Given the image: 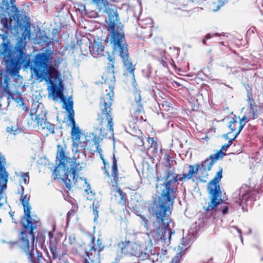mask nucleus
Here are the masks:
<instances>
[{"label": "nucleus", "instance_id": "f257e3e1", "mask_svg": "<svg viewBox=\"0 0 263 263\" xmlns=\"http://www.w3.org/2000/svg\"><path fill=\"white\" fill-rule=\"evenodd\" d=\"M15 0H2L0 3V23L8 31L13 27L8 17L16 23L14 29L22 31L21 37L16 39L14 46L6 34L0 35L2 42L0 44V59L6 70L13 75L18 72L21 67L29 69L36 80H46L47 82L60 73L50 64L51 53L48 50L32 56L27 53L26 38L30 35V23L24 20L15 4Z\"/></svg>", "mask_w": 263, "mask_h": 263}, {"label": "nucleus", "instance_id": "f03ea898", "mask_svg": "<svg viewBox=\"0 0 263 263\" xmlns=\"http://www.w3.org/2000/svg\"><path fill=\"white\" fill-rule=\"evenodd\" d=\"M173 204L172 202L159 196L153 203L151 209L152 215L155 218L153 222L155 230L148 234L153 237L156 244L168 246L171 243L172 236L175 234V231L169 228Z\"/></svg>", "mask_w": 263, "mask_h": 263}, {"label": "nucleus", "instance_id": "7ed1b4c3", "mask_svg": "<svg viewBox=\"0 0 263 263\" xmlns=\"http://www.w3.org/2000/svg\"><path fill=\"white\" fill-rule=\"evenodd\" d=\"M73 160L67 157L63 147L58 145L56 156L57 166L53 171L54 179L58 177L62 178L66 187L70 190L72 185L77 181V174L83 168L84 164L77 160L76 156L73 157Z\"/></svg>", "mask_w": 263, "mask_h": 263}, {"label": "nucleus", "instance_id": "20e7f679", "mask_svg": "<svg viewBox=\"0 0 263 263\" xmlns=\"http://www.w3.org/2000/svg\"><path fill=\"white\" fill-rule=\"evenodd\" d=\"M189 168V172L183 173L182 177H181L179 175L175 173L174 169H171L170 166V168L165 172L164 181L160 184L161 193L159 196L174 203L178 189V182L185 178L190 179L193 175L198 173L200 166L199 164L190 165Z\"/></svg>", "mask_w": 263, "mask_h": 263}, {"label": "nucleus", "instance_id": "39448f33", "mask_svg": "<svg viewBox=\"0 0 263 263\" xmlns=\"http://www.w3.org/2000/svg\"><path fill=\"white\" fill-rule=\"evenodd\" d=\"M92 2L98 7L99 11L104 9V12L108 14L107 30L110 33V43L112 44L125 38L123 30L124 26L120 22L117 11L109 7L108 1L92 0Z\"/></svg>", "mask_w": 263, "mask_h": 263}, {"label": "nucleus", "instance_id": "423d86ee", "mask_svg": "<svg viewBox=\"0 0 263 263\" xmlns=\"http://www.w3.org/2000/svg\"><path fill=\"white\" fill-rule=\"evenodd\" d=\"M222 177V168H220L215 177L208 184L207 189L210 196V201L208 202L207 206H203V209L209 212L215 209L218 214L221 212L224 215L228 213L229 206L226 204H222V193L219 184Z\"/></svg>", "mask_w": 263, "mask_h": 263}, {"label": "nucleus", "instance_id": "0eeeda50", "mask_svg": "<svg viewBox=\"0 0 263 263\" xmlns=\"http://www.w3.org/2000/svg\"><path fill=\"white\" fill-rule=\"evenodd\" d=\"M113 92H109L106 94V98L101 99L100 108L101 112L98 114V118L96 120V124L98 125L95 128L96 130H100V134L103 138H107V134L106 129L103 127L104 123L107 122V127L110 136L114 135V123L112 117V109L111 105L112 104Z\"/></svg>", "mask_w": 263, "mask_h": 263}, {"label": "nucleus", "instance_id": "6e6552de", "mask_svg": "<svg viewBox=\"0 0 263 263\" xmlns=\"http://www.w3.org/2000/svg\"><path fill=\"white\" fill-rule=\"evenodd\" d=\"M144 239L147 240V242L142 245L136 242L125 245L124 243H119L117 247L118 253L126 255L130 254L131 255L136 256L140 259H144L149 256L153 251V243L149 238V234L145 233L144 236Z\"/></svg>", "mask_w": 263, "mask_h": 263}, {"label": "nucleus", "instance_id": "1a4fd4ad", "mask_svg": "<svg viewBox=\"0 0 263 263\" xmlns=\"http://www.w3.org/2000/svg\"><path fill=\"white\" fill-rule=\"evenodd\" d=\"M111 44L114 51L118 53L122 59L124 67L126 71L125 74L126 76H128V73L132 74L133 79L132 85L134 88L137 87L138 84L136 81L134 73L135 68L133 65L132 60L129 57L128 45L126 43L125 38Z\"/></svg>", "mask_w": 263, "mask_h": 263}, {"label": "nucleus", "instance_id": "9d476101", "mask_svg": "<svg viewBox=\"0 0 263 263\" xmlns=\"http://www.w3.org/2000/svg\"><path fill=\"white\" fill-rule=\"evenodd\" d=\"M21 196L20 201L21 204L23 206L24 215L22 219V223L23 226L26 230L29 231V234L34 237L33 231L39 225V222L37 220L34 218L33 215H31V206L29 204V196L27 195H24V188L22 185H21Z\"/></svg>", "mask_w": 263, "mask_h": 263}, {"label": "nucleus", "instance_id": "9b49d317", "mask_svg": "<svg viewBox=\"0 0 263 263\" xmlns=\"http://www.w3.org/2000/svg\"><path fill=\"white\" fill-rule=\"evenodd\" d=\"M50 85L49 87L51 92L53 99L59 98L61 102L63 103V108L65 109V107L68 104L69 102L73 101L71 98L69 97L68 100H66L63 93V86L61 79V74L59 76H57L47 82Z\"/></svg>", "mask_w": 263, "mask_h": 263}, {"label": "nucleus", "instance_id": "f8f14e48", "mask_svg": "<svg viewBox=\"0 0 263 263\" xmlns=\"http://www.w3.org/2000/svg\"><path fill=\"white\" fill-rule=\"evenodd\" d=\"M10 78L8 75H5L3 80H0V99L2 98L5 94L8 95V100L10 98L14 99L12 93L9 89Z\"/></svg>", "mask_w": 263, "mask_h": 263}, {"label": "nucleus", "instance_id": "ddd939ff", "mask_svg": "<svg viewBox=\"0 0 263 263\" xmlns=\"http://www.w3.org/2000/svg\"><path fill=\"white\" fill-rule=\"evenodd\" d=\"M247 101L250 105V109L248 112V118L250 119H254L258 117L259 111L257 110V106L254 102L251 91L248 89H247Z\"/></svg>", "mask_w": 263, "mask_h": 263}, {"label": "nucleus", "instance_id": "4468645a", "mask_svg": "<svg viewBox=\"0 0 263 263\" xmlns=\"http://www.w3.org/2000/svg\"><path fill=\"white\" fill-rule=\"evenodd\" d=\"M109 61L111 62V63H109V65L107 67V71L106 73H104L102 75V79L104 80L105 83H109L110 82H114L115 81V78L114 76V65L113 61L114 59L110 56H108L107 58Z\"/></svg>", "mask_w": 263, "mask_h": 263}, {"label": "nucleus", "instance_id": "2eb2a0df", "mask_svg": "<svg viewBox=\"0 0 263 263\" xmlns=\"http://www.w3.org/2000/svg\"><path fill=\"white\" fill-rule=\"evenodd\" d=\"M94 239L95 238H93L90 243V245H91L90 251L88 252L86 250L85 254L91 263H101L100 253L97 251L94 246Z\"/></svg>", "mask_w": 263, "mask_h": 263}, {"label": "nucleus", "instance_id": "dca6fc26", "mask_svg": "<svg viewBox=\"0 0 263 263\" xmlns=\"http://www.w3.org/2000/svg\"><path fill=\"white\" fill-rule=\"evenodd\" d=\"M4 161H5L4 157L0 158V186L2 189L6 187L9 176L8 173L6 171L4 166L2 164Z\"/></svg>", "mask_w": 263, "mask_h": 263}, {"label": "nucleus", "instance_id": "f3484780", "mask_svg": "<svg viewBox=\"0 0 263 263\" xmlns=\"http://www.w3.org/2000/svg\"><path fill=\"white\" fill-rule=\"evenodd\" d=\"M72 151L74 152L76 154L81 155L83 157L85 156L84 152L83 151L87 147V143L86 142H81L80 139L79 141H72Z\"/></svg>", "mask_w": 263, "mask_h": 263}, {"label": "nucleus", "instance_id": "a211bd4d", "mask_svg": "<svg viewBox=\"0 0 263 263\" xmlns=\"http://www.w3.org/2000/svg\"><path fill=\"white\" fill-rule=\"evenodd\" d=\"M47 111H42L41 113H39V110H37L36 111L35 114V121L38 125V126H40L42 128L43 127L46 125V123L48 122L46 118Z\"/></svg>", "mask_w": 263, "mask_h": 263}, {"label": "nucleus", "instance_id": "6ab92c4d", "mask_svg": "<svg viewBox=\"0 0 263 263\" xmlns=\"http://www.w3.org/2000/svg\"><path fill=\"white\" fill-rule=\"evenodd\" d=\"M73 102H69L68 104L65 107V110L67 112L68 119L70 122L71 126H76V123L74 120V111L73 109Z\"/></svg>", "mask_w": 263, "mask_h": 263}, {"label": "nucleus", "instance_id": "aec40b11", "mask_svg": "<svg viewBox=\"0 0 263 263\" xmlns=\"http://www.w3.org/2000/svg\"><path fill=\"white\" fill-rule=\"evenodd\" d=\"M29 249V247H28ZM27 259L31 263H35V260L34 259V256L36 255L38 260L40 259V257H42V253H40L36 248L33 247L30 250H28L26 252Z\"/></svg>", "mask_w": 263, "mask_h": 263}, {"label": "nucleus", "instance_id": "412c9836", "mask_svg": "<svg viewBox=\"0 0 263 263\" xmlns=\"http://www.w3.org/2000/svg\"><path fill=\"white\" fill-rule=\"evenodd\" d=\"M198 164L200 166L199 170L202 172L210 171L214 164L213 161H212L209 157L203 161L200 164Z\"/></svg>", "mask_w": 263, "mask_h": 263}, {"label": "nucleus", "instance_id": "4be33fe9", "mask_svg": "<svg viewBox=\"0 0 263 263\" xmlns=\"http://www.w3.org/2000/svg\"><path fill=\"white\" fill-rule=\"evenodd\" d=\"M138 25L140 28H143L146 27L153 28V21L151 17H146L144 19H140L137 18Z\"/></svg>", "mask_w": 263, "mask_h": 263}, {"label": "nucleus", "instance_id": "5701e85b", "mask_svg": "<svg viewBox=\"0 0 263 263\" xmlns=\"http://www.w3.org/2000/svg\"><path fill=\"white\" fill-rule=\"evenodd\" d=\"M114 190L116 193L115 195V196L116 197H120V198L119 203L122 205H124L127 200L126 194L124 193L120 188H118L117 187L116 189H114Z\"/></svg>", "mask_w": 263, "mask_h": 263}, {"label": "nucleus", "instance_id": "b1692460", "mask_svg": "<svg viewBox=\"0 0 263 263\" xmlns=\"http://www.w3.org/2000/svg\"><path fill=\"white\" fill-rule=\"evenodd\" d=\"M237 127H238V121L237 117L234 115L232 117L228 124V127L231 129V132L232 133L236 130Z\"/></svg>", "mask_w": 263, "mask_h": 263}, {"label": "nucleus", "instance_id": "393cba45", "mask_svg": "<svg viewBox=\"0 0 263 263\" xmlns=\"http://www.w3.org/2000/svg\"><path fill=\"white\" fill-rule=\"evenodd\" d=\"M71 134L73 138V141H74V140L79 141L81 137V130L79 126H72Z\"/></svg>", "mask_w": 263, "mask_h": 263}, {"label": "nucleus", "instance_id": "a878e982", "mask_svg": "<svg viewBox=\"0 0 263 263\" xmlns=\"http://www.w3.org/2000/svg\"><path fill=\"white\" fill-rule=\"evenodd\" d=\"M226 154H224L221 149L218 151L216 153L213 155H211L209 157L210 158L212 161H213L214 163L219 159H222L223 156Z\"/></svg>", "mask_w": 263, "mask_h": 263}, {"label": "nucleus", "instance_id": "bb28decb", "mask_svg": "<svg viewBox=\"0 0 263 263\" xmlns=\"http://www.w3.org/2000/svg\"><path fill=\"white\" fill-rule=\"evenodd\" d=\"M112 168H111V176L114 178H116L118 176V167H117V161L116 159V157L115 156V155H113V158H112Z\"/></svg>", "mask_w": 263, "mask_h": 263}, {"label": "nucleus", "instance_id": "cd10ccee", "mask_svg": "<svg viewBox=\"0 0 263 263\" xmlns=\"http://www.w3.org/2000/svg\"><path fill=\"white\" fill-rule=\"evenodd\" d=\"M153 28L146 27L143 28H140L141 34L144 37L149 38L152 35V29Z\"/></svg>", "mask_w": 263, "mask_h": 263}, {"label": "nucleus", "instance_id": "c85d7f7f", "mask_svg": "<svg viewBox=\"0 0 263 263\" xmlns=\"http://www.w3.org/2000/svg\"><path fill=\"white\" fill-rule=\"evenodd\" d=\"M158 259V254H156L152 252V254H149V256L148 258L143 259V263H154L155 260Z\"/></svg>", "mask_w": 263, "mask_h": 263}, {"label": "nucleus", "instance_id": "c756f323", "mask_svg": "<svg viewBox=\"0 0 263 263\" xmlns=\"http://www.w3.org/2000/svg\"><path fill=\"white\" fill-rule=\"evenodd\" d=\"M238 118L239 119V121H238V129L234 134H235V137H237L240 132L243 129L245 125L247 122V121H242L239 118V117Z\"/></svg>", "mask_w": 263, "mask_h": 263}, {"label": "nucleus", "instance_id": "7c9ffc66", "mask_svg": "<svg viewBox=\"0 0 263 263\" xmlns=\"http://www.w3.org/2000/svg\"><path fill=\"white\" fill-rule=\"evenodd\" d=\"M6 131L8 133L15 135L20 132V129L17 126H11L10 127H7Z\"/></svg>", "mask_w": 263, "mask_h": 263}, {"label": "nucleus", "instance_id": "2f4dec72", "mask_svg": "<svg viewBox=\"0 0 263 263\" xmlns=\"http://www.w3.org/2000/svg\"><path fill=\"white\" fill-rule=\"evenodd\" d=\"M93 214L94 215V219L93 221L95 222L97 220L98 218L99 217L98 215V203L95 204V202H93L92 205Z\"/></svg>", "mask_w": 263, "mask_h": 263}, {"label": "nucleus", "instance_id": "473e14b6", "mask_svg": "<svg viewBox=\"0 0 263 263\" xmlns=\"http://www.w3.org/2000/svg\"><path fill=\"white\" fill-rule=\"evenodd\" d=\"M237 137H235V134H234L232 139H230L227 144L223 145L221 148V150L226 151L227 149L232 144L233 141H234Z\"/></svg>", "mask_w": 263, "mask_h": 263}, {"label": "nucleus", "instance_id": "72a5a7b5", "mask_svg": "<svg viewBox=\"0 0 263 263\" xmlns=\"http://www.w3.org/2000/svg\"><path fill=\"white\" fill-rule=\"evenodd\" d=\"M221 35L219 34V33H208L205 36V38L203 39L202 41V43L204 44V45H205L206 44V40H208V39H212L215 36H220Z\"/></svg>", "mask_w": 263, "mask_h": 263}, {"label": "nucleus", "instance_id": "f704fd0d", "mask_svg": "<svg viewBox=\"0 0 263 263\" xmlns=\"http://www.w3.org/2000/svg\"><path fill=\"white\" fill-rule=\"evenodd\" d=\"M21 239L24 244L26 245L28 247H29V240L28 239L27 234L26 231H22L21 232Z\"/></svg>", "mask_w": 263, "mask_h": 263}, {"label": "nucleus", "instance_id": "c9c22d12", "mask_svg": "<svg viewBox=\"0 0 263 263\" xmlns=\"http://www.w3.org/2000/svg\"><path fill=\"white\" fill-rule=\"evenodd\" d=\"M47 129L50 133L54 134V124L50 123V122H48L46 123V125H45L43 129Z\"/></svg>", "mask_w": 263, "mask_h": 263}, {"label": "nucleus", "instance_id": "e433bc0d", "mask_svg": "<svg viewBox=\"0 0 263 263\" xmlns=\"http://www.w3.org/2000/svg\"><path fill=\"white\" fill-rule=\"evenodd\" d=\"M135 92V102H140L141 101V97L140 95V91L138 87L134 88Z\"/></svg>", "mask_w": 263, "mask_h": 263}, {"label": "nucleus", "instance_id": "4c0bfd02", "mask_svg": "<svg viewBox=\"0 0 263 263\" xmlns=\"http://www.w3.org/2000/svg\"><path fill=\"white\" fill-rule=\"evenodd\" d=\"M94 51L98 52V54L99 52H102L104 50V47L101 44H96L93 48Z\"/></svg>", "mask_w": 263, "mask_h": 263}, {"label": "nucleus", "instance_id": "58836bf2", "mask_svg": "<svg viewBox=\"0 0 263 263\" xmlns=\"http://www.w3.org/2000/svg\"><path fill=\"white\" fill-rule=\"evenodd\" d=\"M21 177L23 179L24 183L25 184H28L29 181V173L28 172L27 173H21Z\"/></svg>", "mask_w": 263, "mask_h": 263}, {"label": "nucleus", "instance_id": "ea45409f", "mask_svg": "<svg viewBox=\"0 0 263 263\" xmlns=\"http://www.w3.org/2000/svg\"><path fill=\"white\" fill-rule=\"evenodd\" d=\"M141 101L140 102H136L137 104V108L135 109L134 113L136 114H140L143 111V107L141 104Z\"/></svg>", "mask_w": 263, "mask_h": 263}, {"label": "nucleus", "instance_id": "a19ab883", "mask_svg": "<svg viewBox=\"0 0 263 263\" xmlns=\"http://www.w3.org/2000/svg\"><path fill=\"white\" fill-rule=\"evenodd\" d=\"M80 179L81 180H84L85 184L87 185V187L85 190V192L87 193V194H89L90 193H91V191H89L90 190V184L87 182L86 179L82 177H80Z\"/></svg>", "mask_w": 263, "mask_h": 263}, {"label": "nucleus", "instance_id": "79ce46f5", "mask_svg": "<svg viewBox=\"0 0 263 263\" xmlns=\"http://www.w3.org/2000/svg\"><path fill=\"white\" fill-rule=\"evenodd\" d=\"M181 255L180 253H177L176 255L172 259L170 263H179Z\"/></svg>", "mask_w": 263, "mask_h": 263}, {"label": "nucleus", "instance_id": "37998d69", "mask_svg": "<svg viewBox=\"0 0 263 263\" xmlns=\"http://www.w3.org/2000/svg\"><path fill=\"white\" fill-rule=\"evenodd\" d=\"M140 218H141V222H142V224L145 228L146 230L147 231H148V226H147L148 220L143 216H140Z\"/></svg>", "mask_w": 263, "mask_h": 263}, {"label": "nucleus", "instance_id": "c03bdc74", "mask_svg": "<svg viewBox=\"0 0 263 263\" xmlns=\"http://www.w3.org/2000/svg\"><path fill=\"white\" fill-rule=\"evenodd\" d=\"M235 229V230L237 231V232L239 234V238L240 239V240L241 241V242L242 243L243 242V239H242V237L241 236V231L238 228V227H236V226H231L230 227V231L232 232V230L231 229Z\"/></svg>", "mask_w": 263, "mask_h": 263}, {"label": "nucleus", "instance_id": "a18cd8bd", "mask_svg": "<svg viewBox=\"0 0 263 263\" xmlns=\"http://www.w3.org/2000/svg\"><path fill=\"white\" fill-rule=\"evenodd\" d=\"M97 246H98V252H99V253L102 251L103 249H104V246L102 244V242H101V240H100L99 239H98L97 241Z\"/></svg>", "mask_w": 263, "mask_h": 263}, {"label": "nucleus", "instance_id": "49530a36", "mask_svg": "<svg viewBox=\"0 0 263 263\" xmlns=\"http://www.w3.org/2000/svg\"><path fill=\"white\" fill-rule=\"evenodd\" d=\"M16 102L20 105H24V101L22 97L18 96L15 99Z\"/></svg>", "mask_w": 263, "mask_h": 263}, {"label": "nucleus", "instance_id": "de8ad7c7", "mask_svg": "<svg viewBox=\"0 0 263 263\" xmlns=\"http://www.w3.org/2000/svg\"><path fill=\"white\" fill-rule=\"evenodd\" d=\"M218 2L219 3V5H218L216 10L219 9L220 7L223 6L225 3H227V0H218Z\"/></svg>", "mask_w": 263, "mask_h": 263}, {"label": "nucleus", "instance_id": "09e8293b", "mask_svg": "<svg viewBox=\"0 0 263 263\" xmlns=\"http://www.w3.org/2000/svg\"><path fill=\"white\" fill-rule=\"evenodd\" d=\"M89 134H90L89 137H91V136L92 137L91 140L93 141L95 144L98 143L97 136L95 135L94 134L92 133H90Z\"/></svg>", "mask_w": 263, "mask_h": 263}, {"label": "nucleus", "instance_id": "8fccbe9b", "mask_svg": "<svg viewBox=\"0 0 263 263\" xmlns=\"http://www.w3.org/2000/svg\"><path fill=\"white\" fill-rule=\"evenodd\" d=\"M243 189L242 188H241L240 189V193H242V199L241 200V202H243V200L246 199V198H247L248 197L247 196V194H246V193H244L243 191Z\"/></svg>", "mask_w": 263, "mask_h": 263}, {"label": "nucleus", "instance_id": "3c124183", "mask_svg": "<svg viewBox=\"0 0 263 263\" xmlns=\"http://www.w3.org/2000/svg\"><path fill=\"white\" fill-rule=\"evenodd\" d=\"M205 1V0H192V1H191V2H192L193 3H197L198 4H201Z\"/></svg>", "mask_w": 263, "mask_h": 263}, {"label": "nucleus", "instance_id": "603ef678", "mask_svg": "<svg viewBox=\"0 0 263 263\" xmlns=\"http://www.w3.org/2000/svg\"><path fill=\"white\" fill-rule=\"evenodd\" d=\"M231 133H232L231 132H229L228 133L223 135V137H224L226 139H229V140L230 139H232V138H230L228 136V135H231Z\"/></svg>", "mask_w": 263, "mask_h": 263}, {"label": "nucleus", "instance_id": "864d4df0", "mask_svg": "<svg viewBox=\"0 0 263 263\" xmlns=\"http://www.w3.org/2000/svg\"><path fill=\"white\" fill-rule=\"evenodd\" d=\"M148 141L149 143L151 142V144L152 145H153L154 144V143L156 144V142H155V140H154V138H149L148 139Z\"/></svg>", "mask_w": 263, "mask_h": 263}, {"label": "nucleus", "instance_id": "5fc2aeb1", "mask_svg": "<svg viewBox=\"0 0 263 263\" xmlns=\"http://www.w3.org/2000/svg\"><path fill=\"white\" fill-rule=\"evenodd\" d=\"M23 107V109L25 111H27L28 110V108L25 105V104L24 103V105H22Z\"/></svg>", "mask_w": 263, "mask_h": 263}, {"label": "nucleus", "instance_id": "6e6d98bb", "mask_svg": "<svg viewBox=\"0 0 263 263\" xmlns=\"http://www.w3.org/2000/svg\"><path fill=\"white\" fill-rule=\"evenodd\" d=\"M48 236L50 238H52L53 237V234L51 232H48Z\"/></svg>", "mask_w": 263, "mask_h": 263}, {"label": "nucleus", "instance_id": "4d7b16f0", "mask_svg": "<svg viewBox=\"0 0 263 263\" xmlns=\"http://www.w3.org/2000/svg\"><path fill=\"white\" fill-rule=\"evenodd\" d=\"M247 118H248L247 117V116H244L242 118V119H241V120H242V121H247Z\"/></svg>", "mask_w": 263, "mask_h": 263}, {"label": "nucleus", "instance_id": "13d9d810", "mask_svg": "<svg viewBox=\"0 0 263 263\" xmlns=\"http://www.w3.org/2000/svg\"><path fill=\"white\" fill-rule=\"evenodd\" d=\"M139 146H142L143 145V143L142 140H140V142L138 143Z\"/></svg>", "mask_w": 263, "mask_h": 263}, {"label": "nucleus", "instance_id": "bf43d9fd", "mask_svg": "<svg viewBox=\"0 0 263 263\" xmlns=\"http://www.w3.org/2000/svg\"><path fill=\"white\" fill-rule=\"evenodd\" d=\"M84 263H89V261L88 260H87V259L85 258L84 260Z\"/></svg>", "mask_w": 263, "mask_h": 263}, {"label": "nucleus", "instance_id": "052dcab7", "mask_svg": "<svg viewBox=\"0 0 263 263\" xmlns=\"http://www.w3.org/2000/svg\"><path fill=\"white\" fill-rule=\"evenodd\" d=\"M102 159L103 162V163H104V165H105V161H104V159L102 158Z\"/></svg>", "mask_w": 263, "mask_h": 263}, {"label": "nucleus", "instance_id": "680f3d73", "mask_svg": "<svg viewBox=\"0 0 263 263\" xmlns=\"http://www.w3.org/2000/svg\"><path fill=\"white\" fill-rule=\"evenodd\" d=\"M159 187V186H158V183L156 184V188H158Z\"/></svg>", "mask_w": 263, "mask_h": 263}, {"label": "nucleus", "instance_id": "e2e57ef3", "mask_svg": "<svg viewBox=\"0 0 263 263\" xmlns=\"http://www.w3.org/2000/svg\"><path fill=\"white\" fill-rule=\"evenodd\" d=\"M106 173L107 174V175L108 176H109V173H108V172H106Z\"/></svg>", "mask_w": 263, "mask_h": 263}, {"label": "nucleus", "instance_id": "0e129e2a", "mask_svg": "<svg viewBox=\"0 0 263 263\" xmlns=\"http://www.w3.org/2000/svg\"><path fill=\"white\" fill-rule=\"evenodd\" d=\"M249 88H250V86H248V88H247H247H246V90H247V89H248L251 91L250 89H249Z\"/></svg>", "mask_w": 263, "mask_h": 263}, {"label": "nucleus", "instance_id": "69168bd1", "mask_svg": "<svg viewBox=\"0 0 263 263\" xmlns=\"http://www.w3.org/2000/svg\"><path fill=\"white\" fill-rule=\"evenodd\" d=\"M33 114L32 113H30V116H33Z\"/></svg>", "mask_w": 263, "mask_h": 263}, {"label": "nucleus", "instance_id": "338daca9", "mask_svg": "<svg viewBox=\"0 0 263 263\" xmlns=\"http://www.w3.org/2000/svg\"><path fill=\"white\" fill-rule=\"evenodd\" d=\"M86 140L87 141H89V139H87V138H86Z\"/></svg>", "mask_w": 263, "mask_h": 263}, {"label": "nucleus", "instance_id": "774afa93", "mask_svg": "<svg viewBox=\"0 0 263 263\" xmlns=\"http://www.w3.org/2000/svg\"><path fill=\"white\" fill-rule=\"evenodd\" d=\"M203 263H209V261L205 262H203Z\"/></svg>", "mask_w": 263, "mask_h": 263}]
</instances>
